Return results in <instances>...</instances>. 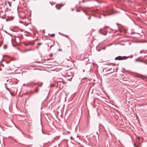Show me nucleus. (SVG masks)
Listing matches in <instances>:
<instances>
[{"mask_svg":"<svg viewBox=\"0 0 147 147\" xmlns=\"http://www.w3.org/2000/svg\"><path fill=\"white\" fill-rule=\"evenodd\" d=\"M129 57H126V56H123L121 57L120 56H119L118 57H116L115 58V60H122L125 59H127L128 58H129Z\"/></svg>","mask_w":147,"mask_h":147,"instance_id":"obj_1","label":"nucleus"},{"mask_svg":"<svg viewBox=\"0 0 147 147\" xmlns=\"http://www.w3.org/2000/svg\"><path fill=\"white\" fill-rule=\"evenodd\" d=\"M15 40V42L18 45H19L20 43V40L19 37H16Z\"/></svg>","mask_w":147,"mask_h":147,"instance_id":"obj_2","label":"nucleus"},{"mask_svg":"<svg viewBox=\"0 0 147 147\" xmlns=\"http://www.w3.org/2000/svg\"><path fill=\"white\" fill-rule=\"evenodd\" d=\"M104 69L106 71H110L111 70V72L109 73L113 72L114 71V69H112V68H109L108 69L107 68H106L105 69Z\"/></svg>","mask_w":147,"mask_h":147,"instance_id":"obj_3","label":"nucleus"},{"mask_svg":"<svg viewBox=\"0 0 147 147\" xmlns=\"http://www.w3.org/2000/svg\"><path fill=\"white\" fill-rule=\"evenodd\" d=\"M63 6V5H61V4L57 5H56V7L57 9H60L61 7Z\"/></svg>","mask_w":147,"mask_h":147,"instance_id":"obj_4","label":"nucleus"},{"mask_svg":"<svg viewBox=\"0 0 147 147\" xmlns=\"http://www.w3.org/2000/svg\"><path fill=\"white\" fill-rule=\"evenodd\" d=\"M63 80L62 79H60V80H59V81L57 80V82L58 85V86L59 85H60L59 84V83H62L63 82Z\"/></svg>","mask_w":147,"mask_h":147,"instance_id":"obj_5","label":"nucleus"},{"mask_svg":"<svg viewBox=\"0 0 147 147\" xmlns=\"http://www.w3.org/2000/svg\"><path fill=\"white\" fill-rule=\"evenodd\" d=\"M38 91V90L37 89V88H36L35 89H34V92H31L30 93L31 94H33L34 92H37Z\"/></svg>","mask_w":147,"mask_h":147,"instance_id":"obj_6","label":"nucleus"},{"mask_svg":"<svg viewBox=\"0 0 147 147\" xmlns=\"http://www.w3.org/2000/svg\"><path fill=\"white\" fill-rule=\"evenodd\" d=\"M139 61H140V62H144L143 60V59H139Z\"/></svg>","mask_w":147,"mask_h":147,"instance_id":"obj_7","label":"nucleus"},{"mask_svg":"<svg viewBox=\"0 0 147 147\" xmlns=\"http://www.w3.org/2000/svg\"><path fill=\"white\" fill-rule=\"evenodd\" d=\"M139 58H138L136 59H135V61H139Z\"/></svg>","mask_w":147,"mask_h":147,"instance_id":"obj_8","label":"nucleus"},{"mask_svg":"<svg viewBox=\"0 0 147 147\" xmlns=\"http://www.w3.org/2000/svg\"><path fill=\"white\" fill-rule=\"evenodd\" d=\"M55 36V34H51V36Z\"/></svg>","mask_w":147,"mask_h":147,"instance_id":"obj_9","label":"nucleus"},{"mask_svg":"<svg viewBox=\"0 0 147 147\" xmlns=\"http://www.w3.org/2000/svg\"><path fill=\"white\" fill-rule=\"evenodd\" d=\"M99 32L100 33V34H101L102 33V32H101V29H100L99 31Z\"/></svg>","mask_w":147,"mask_h":147,"instance_id":"obj_10","label":"nucleus"},{"mask_svg":"<svg viewBox=\"0 0 147 147\" xmlns=\"http://www.w3.org/2000/svg\"><path fill=\"white\" fill-rule=\"evenodd\" d=\"M89 1V0H86L85 1H84V0H83L82 2H86V1Z\"/></svg>","mask_w":147,"mask_h":147,"instance_id":"obj_11","label":"nucleus"},{"mask_svg":"<svg viewBox=\"0 0 147 147\" xmlns=\"http://www.w3.org/2000/svg\"><path fill=\"white\" fill-rule=\"evenodd\" d=\"M42 44V43H38V45H40Z\"/></svg>","mask_w":147,"mask_h":147,"instance_id":"obj_12","label":"nucleus"},{"mask_svg":"<svg viewBox=\"0 0 147 147\" xmlns=\"http://www.w3.org/2000/svg\"><path fill=\"white\" fill-rule=\"evenodd\" d=\"M42 133L43 134H45V133H44L43 130H42Z\"/></svg>","mask_w":147,"mask_h":147,"instance_id":"obj_13","label":"nucleus"},{"mask_svg":"<svg viewBox=\"0 0 147 147\" xmlns=\"http://www.w3.org/2000/svg\"><path fill=\"white\" fill-rule=\"evenodd\" d=\"M6 48H7V47L6 46H4V49H6Z\"/></svg>","mask_w":147,"mask_h":147,"instance_id":"obj_14","label":"nucleus"},{"mask_svg":"<svg viewBox=\"0 0 147 147\" xmlns=\"http://www.w3.org/2000/svg\"><path fill=\"white\" fill-rule=\"evenodd\" d=\"M71 10L72 11H74V9L73 8H72L71 9Z\"/></svg>","mask_w":147,"mask_h":147,"instance_id":"obj_15","label":"nucleus"},{"mask_svg":"<svg viewBox=\"0 0 147 147\" xmlns=\"http://www.w3.org/2000/svg\"><path fill=\"white\" fill-rule=\"evenodd\" d=\"M76 12H79L80 11V10H78H78H76Z\"/></svg>","mask_w":147,"mask_h":147,"instance_id":"obj_16","label":"nucleus"},{"mask_svg":"<svg viewBox=\"0 0 147 147\" xmlns=\"http://www.w3.org/2000/svg\"><path fill=\"white\" fill-rule=\"evenodd\" d=\"M85 13L86 15H88V14L86 12H85V13Z\"/></svg>","mask_w":147,"mask_h":147,"instance_id":"obj_17","label":"nucleus"},{"mask_svg":"<svg viewBox=\"0 0 147 147\" xmlns=\"http://www.w3.org/2000/svg\"><path fill=\"white\" fill-rule=\"evenodd\" d=\"M90 16L88 18V19L89 20H90Z\"/></svg>","mask_w":147,"mask_h":147,"instance_id":"obj_18","label":"nucleus"},{"mask_svg":"<svg viewBox=\"0 0 147 147\" xmlns=\"http://www.w3.org/2000/svg\"><path fill=\"white\" fill-rule=\"evenodd\" d=\"M106 47H104V48H103V49L105 50L106 49Z\"/></svg>","mask_w":147,"mask_h":147,"instance_id":"obj_19","label":"nucleus"},{"mask_svg":"<svg viewBox=\"0 0 147 147\" xmlns=\"http://www.w3.org/2000/svg\"><path fill=\"white\" fill-rule=\"evenodd\" d=\"M5 88L7 90H8V88L6 86H5Z\"/></svg>","mask_w":147,"mask_h":147,"instance_id":"obj_20","label":"nucleus"},{"mask_svg":"<svg viewBox=\"0 0 147 147\" xmlns=\"http://www.w3.org/2000/svg\"><path fill=\"white\" fill-rule=\"evenodd\" d=\"M5 88L7 90H8V88L6 86H5Z\"/></svg>","mask_w":147,"mask_h":147,"instance_id":"obj_21","label":"nucleus"},{"mask_svg":"<svg viewBox=\"0 0 147 147\" xmlns=\"http://www.w3.org/2000/svg\"><path fill=\"white\" fill-rule=\"evenodd\" d=\"M49 56H52V54L50 55Z\"/></svg>","mask_w":147,"mask_h":147,"instance_id":"obj_22","label":"nucleus"},{"mask_svg":"<svg viewBox=\"0 0 147 147\" xmlns=\"http://www.w3.org/2000/svg\"><path fill=\"white\" fill-rule=\"evenodd\" d=\"M83 12H84V13H85V12H86V11H84V10H83Z\"/></svg>","mask_w":147,"mask_h":147,"instance_id":"obj_23","label":"nucleus"},{"mask_svg":"<svg viewBox=\"0 0 147 147\" xmlns=\"http://www.w3.org/2000/svg\"><path fill=\"white\" fill-rule=\"evenodd\" d=\"M6 85H7V84L5 83V86H6Z\"/></svg>","mask_w":147,"mask_h":147,"instance_id":"obj_24","label":"nucleus"},{"mask_svg":"<svg viewBox=\"0 0 147 147\" xmlns=\"http://www.w3.org/2000/svg\"><path fill=\"white\" fill-rule=\"evenodd\" d=\"M3 59V57L2 58V59H1V61H2Z\"/></svg>","mask_w":147,"mask_h":147,"instance_id":"obj_25","label":"nucleus"},{"mask_svg":"<svg viewBox=\"0 0 147 147\" xmlns=\"http://www.w3.org/2000/svg\"><path fill=\"white\" fill-rule=\"evenodd\" d=\"M13 124H14V125L15 126V127H16L17 128V127L15 125V124H14V123H13Z\"/></svg>","mask_w":147,"mask_h":147,"instance_id":"obj_26","label":"nucleus"},{"mask_svg":"<svg viewBox=\"0 0 147 147\" xmlns=\"http://www.w3.org/2000/svg\"><path fill=\"white\" fill-rule=\"evenodd\" d=\"M52 46H51V47H50V49H51V47H52Z\"/></svg>","mask_w":147,"mask_h":147,"instance_id":"obj_27","label":"nucleus"},{"mask_svg":"<svg viewBox=\"0 0 147 147\" xmlns=\"http://www.w3.org/2000/svg\"><path fill=\"white\" fill-rule=\"evenodd\" d=\"M25 84H23V86H25Z\"/></svg>","mask_w":147,"mask_h":147,"instance_id":"obj_28","label":"nucleus"},{"mask_svg":"<svg viewBox=\"0 0 147 147\" xmlns=\"http://www.w3.org/2000/svg\"><path fill=\"white\" fill-rule=\"evenodd\" d=\"M10 92L11 94V95H12V93H11V92Z\"/></svg>","mask_w":147,"mask_h":147,"instance_id":"obj_29","label":"nucleus"},{"mask_svg":"<svg viewBox=\"0 0 147 147\" xmlns=\"http://www.w3.org/2000/svg\"><path fill=\"white\" fill-rule=\"evenodd\" d=\"M110 45H107V46H110Z\"/></svg>","mask_w":147,"mask_h":147,"instance_id":"obj_30","label":"nucleus"},{"mask_svg":"<svg viewBox=\"0 0 147 147\" xmlns=\"http://www.w3.org/2000/svg\"><path fill=\"white\" fill-rule=\"evenodd\" d=\"M140 53H141V51H140Z\"/></svg>","mask_w":147,"mask_h":147,"instance_id":"obj_31","label":"nucleus"},{"mask_svg":"<svg viewBox=\"0 0 147 147\" xmlns=\"http://www.w3.org/2000/svg\"><path fill=\"white\" fill-rule=\"evenodd\" d=\"M136 33L137 34H139V33Z\"/></svg>","mask_w":147,"mask_h":147,"instance_id":"obj_32","label":"nucleus"},{"mask_svg":"<svg viewBox=\"0 0 147 147\" xmlns=\"http://www.w3.org/2000/svg\"><path fill=\"white\" fill-rule=\"evenodd\" d=\"M38 48V47H37V48Z\"/></svg>","mask_w":147,"mask_h":147,"instance_id":"obj_33","label":"nucleus"},{"mask_svg":"<svg viewBox=\"0 0 147 147\" xmlns=\"http://www.w3.org/2000/svg\"><path fill=\"white\" fill-rule=\"evenodd\" d=\"M84 71V70H83V71Z\"/></svg>","mask_w":147,"mask_h":147,"instance_id":"obj_34","label":"nucleus"},{"mask_svg":"<svg viewBox=\"0 0 147 147\" xmlns=\"http://www.w3.org/2000/svg\"><path fill=\"white\" fill-rule=\"evenodd\" d=\"M8 80H7V81H8Z\"/></svg>","mask_w":147,"mask_h":147,"instance_id":"obj_35","label":"nucleus"}]
</instances>
